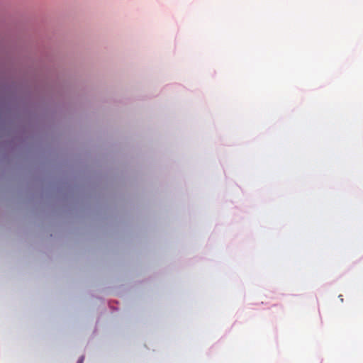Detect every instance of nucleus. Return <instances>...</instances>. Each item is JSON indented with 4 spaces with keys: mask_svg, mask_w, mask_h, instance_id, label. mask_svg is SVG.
I'll return each mask as SVG.
<instances>
[{
    "mask_svg": "<svg viewBox=\"0 0 363 363\" xmlns=\"http://www.w3.org/2000/svg\"><path fill=\"white\" fill-rule=\"evenodd\" d=\"M82 360H80L78 363H82Z\"/></svg>",
    "mask_w": 363,
    "mask_h": 363,
    "instance_id": "1",
    "label": "nucleus"
}]
</instances>
